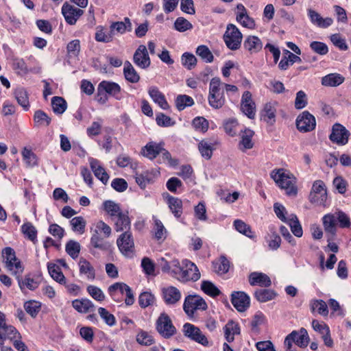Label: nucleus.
Masks as SVG:
<instances>
[{
  "label": "nucleus",
  "instance_id": "obj_10",
  "mask_svg": "<svg viewBox=\"0 0 351 351\" xmlns=\"http://www.w3.org/2000/svg\"><path fill=\"white\" fill-rule=\"evenodd\" d=\"M20 337V333L12 325L5 322V315L0 311V346H3L6 339L12 340Z\"/></svg>",
  "mask_w": 351,
  "mask_h": 351
},
{
  "label": "nucleus",
  "instance_id": "obj_23",
  "mask_svg": "<svg viewBox=\"0 0 351 351\" xmlns=\"http://www.w3.org/2000/svg\"><path fill=\"white\" fill-rule=\"evenodd\" d=\"M249 282L252 286L259 285L265 287H268L271 284L269 277L261 272L251 273L249 276Z\"/></svg>",
  "mask_w": 351,
  "mask_h": 351
},
{
  "label": "nucleus",
  "instance_id": "obj_49",
  "mask_svg": "<svg viewBox=\"0 0 351 351\" xmlns=\"http://www.w3.org/2000/svg\"><path fill=\"white\" fill-rule=\"evenodd\" d=\"M255 298L261 302H265L271 300L276 297V293L269 289L257 290L255 293Z\"/></svg>",
  "mask_w": 351,
  "mask_h": 351
},
{
  "label": "nucleus",
  "instance_id": "obj_52",
  "mask_svg": "<svg viewBox=\"0 0 351 351\" xmlns=\"http://www.w3.org/2000/svg\"><path fill=\"white\" fill-rule=\"evenodd\" d=\"M194 104V101L192 97L186 95H178L176 99V108L178 110H182L187 106H191Z\"/></svg>",
  "mask_w": 351,
  "mask_h": 351
},
{
  "label": "nucleus",
  "instance_id": "obj_2",
  "mask_svg": "<svg viewBox=\"0 0 351 351\" xmlns=\"http://www.w3.org/2000/svg\"><path fill=\"white\" fill-rule=\"evenodd\" d=\"M222 85L219 77H214L210 82L208 101L209 105L215 109L221 108L226 103Z\"/></svg>",
  "mask_w": 351,
  "mask_h": 351
},
{
  "label": "nucleus",
  "instance_id": "obj_19",
  "mask_svg": "<svg viewBox=\"0 0 351 351\" xmlns=\"http://www.w3.org/2000/svg\"><path fill=\"white\" fill-rule=\"evenodd\" d=\"M162 297L167 305H174L178 302L182 297L180 291L173 286H167L162 289Z\"/></svg>",
  "mask_w": 351,
  "mask_h": 351
},
{
  "label": "nucleus",
  "instance_id": "obj_47",
  "mask_svg": "<svg viewBox=\"0 0 351 351\" xmlns=\"http://www.w3.org/2000/svg\"><path fill=\"white\" fill-rule=\"evenodd\" d=\"M34 120L36 125L48 126L51 123V118L43 110H36L34 113Z\"/></svg>",
  "mask_w": 351,
  "mask_h": 351
},
{
  "label": "nucleus",
  "instance_id": "obj_43",
  "mask_svg": "<svg viewBox=\"0 0 351 351\" xmlns=\"http://www.w3.org/2000/svg\"><path fill=\"white\" fill-rule=\"evenodd\" d=\"M48 271L51 278L61 285L66 284V278L61 271L60 268L55 264H48Z\"/></svg>",
  "mask_w": 351,
  "mask_h": 351
},
{
  "label": "nucleus",
  "instance_id": "obj_25",
  "mask_svg": "<svg viewBox=\"0 0 351 351\" xmlns=\"http://www.w3.org/2000/svg\"><path fill=\"white\" fill-rule=\"evenodd\" d=\"M148 93L152 100L164 110L169 109V106L165 99L164 94L156 86H151Z\"/></svg>",
  "mask_w": 351,
  "mask_h": 351
},
{
  "label": "nucleus",
  "instance_id": "obj_31",
  "mask_svg": "<svg viewBox=\"0 0 351 351\" xmlns=\"http://www.w3.org/2000/svg\"><path fill=\"white\" fill-rule=\"evenodd\" d=\"M110 29L112 33L117 32V33L123 34L126 32H131L132 30V25L130 19L128 17H125L123 21L112 23Z\"/></svg>",
  "mask_w": 351,
  "mask_h": 351
},
{
  "label": "nucleus",
  "instance_id": "obj_28",
  "mask_svg": "<svg viewBox=\"0 0 351 351\" xmlns=\"http://www.w3.org/2000/svg\"><path fill=\"white\" fill-rule=\"evenodd\" d=\"M301 62L302 60L298 56L293 54L289 50H285L284 56L280 61L278 66L281 70H287L290 65Z\"/></svg>",
  "mask_w": 351,
  "mask_h": 351
},
{
  "label": "nucleus",
  "instance_id": "obj_24",
  "mask_svg": "<svg viewBox=\"0 0 351 351\" xmlns=\"http://www.w3.org/2000/svg\"><path fill=\"white\" fill-rule=\"evenodd\" d=\"M89 162L90 168L95 177L101 180L102 183L106 184L109 180V176L104 168L100 165L99 161L94 158H90L89 159Z\"/></svg>",
  "mask_w": 351,
  "mask_h": 351
},
{
  "label": "nucleus",
  "instance_id": "obj_5",
  "mask_svg": "<svg viewBox=\"0 0 351 351\" xmlns=\"http://www.w3.org/2000/svg\"><path fill=\"white\" fill-rule=\"evenodd\" d=\"M117 245L121 254L128 257L132 258L135 253L134 241L130 231L123 232L117 239Z\"/></svg>",
  "mask_w": 351,
  "mask_h": 351
},
{
  "label": "nucleus",
  "instance_id": "obj_63",
  "mask_svg": "<svg viewBox=\"0 0 351 351\" xmlns=\"http://www.w3.org/2000/svg\"><path fill=\"white\" fill-rule=\"evenodd\" d=\"M137 342L143 346H151L154 343V337L147 332L141 330L136 335Z\"/></svg>",
  "mask_w": 351,
  "mask_h": 351
},
{
  "label": "nucleus",
  "instance_id": "obj_55",
  "mask_svg": "<svg viewBox=\"0 0 351 351\" xmlns=\"http://www.w3.org/2000/svg\"><path fill=\"white\" fill-rule=\"evenodd\" d=\"M201 289L205 293L212 297H215L220 294L219 289L210 281H203L201 285Z\"/></svg>",
  "mask_w": 351,
  "mask_h": 351
},
{
  "label": "nucleus",
  "instance_id": "obj_30",
  "mask_svg": "<svg viewBox=\"0 0 351 351\" xmlns=\"http://www.w3.org/2000/svg\"><path fill=\"white\" fill-rule=\"evenodd\" d=\"M114 228L117 232L129 231L130 229V220L127 213H122L117 217L113 218Z\"/></svg>",
  "mask_w": 351,
  "mask_h": 351
},
{
  "label": "nucleus",
  "instance_id": "obj_16",
  "mask_svg": "<svg viewBox=\"0 0 351 351\" xmlns=\"http://www.w3.org/2000/svg\"><path fill=\"white\" fill-rule=\"evenodd\" d=\"M62 14L68 24L75 25L78 19L84 14V11L66 3L62 7Z\"/></svg>",
  "mask_w": 351,
  "mask_h": 351
},
{
  "label": "nucleus",
  "instance_id": "obj_54",
  "mask_svg": "<svg viewBox=\"0 0 351 351\" xmlns=\"http://www.w3.org/2000/svg\"><path fill=\"white\" fill-rule=\"evenodd\" d=\"M70 224L73 231L78 232L80 234H83L84 232L86 222L82 217L79 216L73 217L70 221Z\"/></svg>",
  "mask_w": 351,
  "mask_h": 351
},
{
  "label": "nucleus",
  "instance_id": "obj_18",
  "mask_svg": "<svg viewBox=\"0 0 351 351\" xmlns=\"http://www.w3.org/2000/svg\"><path fill=\"white\" fill-rule=\"evenodd\" d=\"M241 111L250 119H254L256 114V105L250 91H245L241 101Z\"/></svg>",
  "mask_w": 351,
  "mask_h": 351
},
{
  "label": "nucleus",
  "instance_id": "obj_37",
  "mask_svg": "<svg viewBox=\"0 0 351 351\" xmlns=\"http://www.w3.org/2000/svg\"><path fill=\"white\" fill-rule=\"evenodd\" d=\"M276 109L274 104L267 103L265 105L261 116L267 123L273 124L276 119Z\"/></svg>",
  "mask_w": 351,
  "mask_h": 351
},
{
  "label": "nucleus",
  "instance_id": "obj_22",
  "mask_svg": "<svg viewBox=\"0 0 351 351\" xmlns=\"http://www.w3.org/2000/svg\"><path fill=\"white\" fill-rule=\"evenodd\" d=\"M97 90L104 91L107 94L114 97L117 99H121V86L115 82L104 80L101 82L97 87Z\"/></svg>",
  "mask_w": 351,
  "mask_h": 351
},
{
  "label": "nucleus",
  "instance_id": "obj_13",
  "mask_svg": "<svg viewBox=\"0 0 351 351\" xmlns=\"http://www.w3.org/2000/svg\"><path fill=\"white\" fill-rule=\"evenodd\" d=\"M186 269L182 268L180 276H178V280L180 282L193 281L198 280L201 274L197 267L190 261H184Z\"/></svg>",
  "mask_w": 351,
  "mask_h": 351
},
{
  "label": "nucleus",
  "instance_id": "obj_4",
  "mask_svg": "<svg viewBox=\"0 0 351 351\" xmlns=\"http://www.w3.org/2000/svg\"><path fill=\"white\" fill-rule=\"evenodd\" d=\"M242 34L234 24H228L223 35L226 46L231 50L238 49L242 41Z\"/></svg>",
  "mask_w": 351,
  "mask_h": 351
},
{
  "label": "nucleus",
  "instance_id": "obj_51",
  "mask_svg": "<svg viewBox=\"0 0 351 351\" xmlns=\"http://www.w3.org/2000/svg\"><path fill=\"white\" fill-rule=\"evenodd\" d=\"M114 37V33L110 30L108 32L104 31L102 27H98L95 33V40L98 42H102L105 43L112 41Z\"/></svg>",
  "mask_w": 351,
  "mask_h": 351
},
{
  "label": "nucleus",
  "instance_id": "obj_9",
  "mask_svg": "<svg viewBox=\"0 0 351 351\" xmlns=\"http://www.w3.org/2000/svg\"><path fill=\"white\" fill-rule=\"evenodd\" d=\"M327 199V192L325 184L322 180L314 182L310 193V201L318 205H324Z\"/></svg>",
  "mask_w": 351,
  "mask_h": 351
},
{
  "label": "nucleus",
  "instance_id": "obj_50",
  "mask_svg": "<svg viewBox=\"0 0 351 351\" xmlns=\"http://www.w3.org/2000/svg\"><path fill=\"white\" fill-rule=\"evenodd\" d=\"M196 54L207 63H210L213 61V55L206 45L198 46L196 49Z\"/></svg>",
  "mask_w": 351,
  "mask_h": 351
},
{
  "label": "nucleus",
  "instance_id": "obj_27",
  "mask_svg": "<svg viewBox=\"0 0 351 351\" xmlns=\"http://www.w3.org/2000/svg\"><path fill=\"white\" fill-rule=\"evenodd\" d=\"M243 46L250 53H256L262 49L263 43L258 36H249L245 40Z\"/></svg>",
  "mask_w": 351,
  "mask_h": 351
},
{
  "label": "nucleus",
  "instance_id": "obj_8",
  "mask_svg": "<svg viewBox=\"0 0 351 351\" xmlns=\"http://www.w3.org/2000/svg\"><path fill=\"white\" fill-rule=\"evenodd\" d=\"M350 132L341 124L336 123L332 127L329 139L339 145H345L348 143Z\"/></svg>",
  "mask_w": 351,
  "mask_h": 351
},
{
  "label": "nucleus",
  "instance_id": "obj_7",
  "mask_svg": "<svg viewBox=\"0 0 351 351\" xmlns=\"http://www.w3.org/2000/svg\"><path fill=\"white\" fill-rule=\"evenodd\" d=\"M207 304L199 295H188L184 300L183 308L188 315H192L196 310H206Z\"/></svg>",
  "mask_w": 351,
  "mask_h": 351
},
{
  "label": "nucleus",
  "instance_id": "obj_56",
  "mask_svg": "<svg viewBox=\"0 0 351 351\" xmlns=\"http://www.w3.org/2000/svg\"><path fill=\"white\" fill-rule=\"evenodd\" d=\"M181 62L185 68L191 70L197 64V58L193 54L185 52L182 55Z\"/></svg>",
  "mask_w": 351,
  "mask_h": 351
},
{
  "label": "nucleus",
  "instance_id": "obj_42",
  "mask_svg": "<svg viewBox=\"0 0 351 351\" xmlns=\"http://www.w3.org/2000/svg\"><path fill=\"white\" fill-rule=\"evenodd\" d=\"M254 134V131L250 129H245L241 135V141L240 145L242 146L241 149L245 150L252 149L253 147L254 143L252 141V138Z\"/></svg>",
  "mask_w": 351,
  "mask_h": 351
},
{
  "label": "nucleus",
  "instance_id": "obj_6",
  "mask_svg": "<svg viewBox=\"0 0 351 351\" xmlns=\"http://www.w3.org/2000/svg\"><path fill=\"white\" fill-rule=\"evenodd\" d=\"M182 332L184 335L191 341L199 343L204 346H208L209 341L201 330L190 323H185L183 326Z\"/></svg>",
  "mask_w": 351,
  "mask_h": 351
},
{
  "label": "nucleus",
  "instance_id": "obj_59",
  "mask_svg": "<svg viewBox=\"0 0 351 351\" xmlns=\"http://www.w3.org/2000/svg\"><path fill=\"white\" fill-rule=\"evenodd\" d=\"M311 307L313 311H317L321 315L326 316L328 313L327 304L324 300H315L312 301Z\"/></svg>",
  "mask_w": 351,
  "mask_h": 351
},
{
  "label": "nucleus",
  "instance_id": "obj_36",
  "mask_svg": "<svg viewBox=\"0 0 351 351\" xmlns=\"http://www.w3.org/2000/svg\"><path fill=\"white\" fill-rule=\"evenodd\" d=\"M80 273L86 276L88 280H94L95 278V269L92 265L84 258L79 261Z\"/></svg>",
  "mask_w": 351,
  "mask_h": 351
},
{
  "label": "nucleus",
  "instance_id": "obj_53",
  "mask_svg": "<svg viewBox=\"0 0 351 351\" xmlns=\"http://www.w3.org/2000/svg\"><path fill=\"white\" fill-rule=\"evenodd\" d=\"M22 232L24 235L27 237L30 241L35 242L37 237V230L36 228L30 223H25L21 226Z\"/></svg>",
  "mask_w": 351,
  "mask_h": 351
},
{
  "label": "nucleus",
  "instance_id": "obj_61",
  "mask_svg": "<svg viewBox=\"0 0 351 351\" xmlns=\"http://www.w3.org/2000/svg\"><path fill=\"white\" fill-rule=\"evenodd\" d=\"M128 285L123 282H115L108 287V291L111 298H116L114 291L119 293V295H123L126 293Z\"/></svg>",
  "mask_w": 351,
  "mask_h": 351
},
{
  "label": "nucleus",
  "instance_id": "obj_21",
  "mask_svg": "<svg viewBox=\"0 0 351 351\" xmlns=\"http://www.w3.org/2000/svg\"><path fill=\"white\" fill-rule=\"evenodd\" d=\"M337 217L335 214H326L322 217V223L326 236H330L329 239L332 237H336L337 222Z\"/></svg>",
  "mask_w": 351,
  "mask_h": 351
},
{
  "label": "nucleus",
  "instance_id": "obj_41",
  "mask_svg": "<svg viewBox=\"0 0 351 351\" xmlns=\"http://www.w3.org/2000/svg\"><path fill=\"white\" fill-rule=\"evenodd\" d=\"M17 280L19 287L22 291L25 289L33 291L38 288L39 285V283L31 278L30 275H26L23 278L18 276Z\"/></svg>",
  "mask_w": 351,
  "mask_h": 351
},
{
  "label": "nucleus",
  "instance_id": "obj_1",
  "mask_svg": "<svg viewBox=\"0 0 351 351\" xmlns=\"http://www.w3.org/2000/svg\"><path fill=\"white\" fill-rule=\"evenodd\" d=\"M270 175L276 184L285 191L287 195L295 196L297 195V178L289 171L285 169H274Z\"/></svg>",
  "mask_w": 351,
  "mask_h": 351
},
{
  "label": "nucleus",
  "instance_id": "obj_48",
  "mask_svg": "<svg viewBox=\"0 0 351 351\" xmlns=\"http://www.w3.org/2000/svg\"><path fill=\"white\" fill-rule=\"evenodd\" d=\"M51 106L56 114H62L67 107L66 101L60 97H53L51 99Z\"/></svg>",
  "mask_w": 351,
  "mask_h": 351
},
{
  "label": "nucleus",
  "instance_id": "obj_62",
  "mask_svg": "<svg viewBox=\"0 0 351 351\" xmlns=\"http://www.w3.org/2000/svg\"><path fill=\"white\" fill-rule=\"evenodd\" d=\"M236 20L244 27L251 29L255 27L254 20L250 17L247 13L245 14H237Z\"/></svg>",
  "mask_w": 351,
  "mask_h": 351
},
{
  "label": "nucleus",
  "instance_id": "obj_38",
  "mask_svg": "<svg viewBox=\"0 0 351 351\" xmlns=\"http://www.w3.org/2000/svg\"><path fill=\"white\" fill-rule=\"evenodd\" d=\"M123 74L126 80L131 83H137L140 80L139 75L129 61L124 63Z\"/></svg>",
  "mask_w": 351,
  "mask_h": 351
},
{
  "label": "nucleus",
  "instance_id": "obj_33",
  "mask_svg": "<svg viewBox=\"0 0 351 351\" xmlns=\"http://www.w3.org/2000/svg\"><path fill=\"white\" fill-rule=\"evenodd\" d=\"M72 306L81 313L91 312L95 308L93 303L88 299L75 300L72 302Z\"/></svg>",
  "mask_w": 351,
  "mask_h": 351
},
{
  "label": "nucleus",
  "instance_id": "obj_26",
  "mask_svg": "<svg viewBox=\"0 0 351 351\" xmlns=\"http://www.w3.org/2000/svg\"><path fill=\"white\" fill-rule=\"evenodd\" d=\"M345 77L337 73H329L322 77V84L328 87H336L343 83Z\"/></svg>",
  "mask_w": 351,
  "mask_h": 351
},
{
  "label": "nucleus",
  "instance_id": "obj_11",
  "mask_svg": "<svg viewBox=\"0 0 351 351\" xmlns=\"http://www.w3.org/2000/svg\"><path fill=\"white\" fill-rule=\"evenodd\" d=\"M2 256L8 269L12 271L14 268L16 274H21L23 271V267L20 261L16 258L15 252L12 248L5 247L2 252Z\"/></svg>",
  "mask_w": 351,
  "mask_h": 351
},
{
  "label": "nucleus",
  "instance_id": "obj_39",
  "mask_svg": "<svg viewBox=\"0 0 351 351\" xmlns=\"http://www.w3.org/2000/svg\"><path fill=\"white\" fill-rule=\"evenodd\" d=\"M103 208L111 217L112 220L123 213L119 205L112 200L105 201L103 203Z\"/></svg>",
  "mask_w": 351,
  "mask_h": 351
},
{
  "label": "nucleus",
  "instance_id": "obj_20",
  "mask_svg": "<svg viewBox=\"0 0 351 351\" xmlns=\"http://www.w3.org/2000/svg\"><path fill=\"white\" fill-rule=\"evenodd\" d=\"M307 14L311 23L319 28L326 29L333 23V19L331 17H322L317 11L309 8L307 10Z\"/></svg>",
  "mask_w": 351,
  "mask_h": 351
},
{
  "label": "nucleus",
  "instance_id": "obj_35",
  "mask_svg": "<svg viewBox=\"0 0 351 351\" xmlns=\"http://www.w3.org/2000/svg\"><path fill=\"white\" fill-rule=\"evenodd\" d=\"M291 332H295L296 334L293 337L294 339V343L300 348H306L309 342V337L307 330L302 328L298 331L293 330Z\"/></svg>",
  "mask_w": 351,
  "mask_h": 351
},
{
  "label": "nucleus",
  "instance_id": "obj_3",
  "mask_svg": "<svg viewBox=\"0 0 351 351\" xmlns=\"http://www.w3.org/2000/svg\"><path fill=\"white\" fill-rule=\"evenodd\" d=\"M157 332L164 338L169 339L177 332L169 316L165 313H161L158 317L156 323Z\"/></svg>",
  "mask_w": 351,
  "mask_h": 351
},
{
  "label": "nucleus",
  "instance_id": "obj_58",
  "mask_svg": "<svg viewBox=\"0 0 351 351\" xmlns=\"http://www.w3.org/2000/svg\"><path fill=\"white\" fill-rule=\"evenodd\" d=\"M41 304L39 302L35 300H29L24 304V308L26 312L32 317H35L40 311Z\"/></svg>",
  "mask_w": 351,
  "mask_h": 351
},
{
  "label": "nucleus",
  "instance_id": "obj_12",
  "mask_svg": "<svg viewBox=\"0 0 351 351\" xmlns=\"http://www.w3.org/2000/svg\"><path fill=\"white\" fill-rule=\"evenodd\" d=\"M315 126V118L308 111H304L297 117L296 127L300 132H308L313 131Z\"/></svg>",
  "mask_w": 351,
  "mask_h": 351
},
{
  "label": "nucleus",
  "instance_id": "obj_45",
  "mask_svg": "<svg viewBox=\"0 0 351 351\" xmlns=\"http://www.w3.org/2000/svg\"><path fill=\"white\" fill-rule=\"evenodd\" d=\"M287 223L289 225L291 232L295 237H301L302 236V228L296 215L293 214L289 215V220Z\"/></svg>",
  "mask_w": 351,
  "mask_h": 351
},
{
  "label": "nucleus",
  "instance_id": "obj_64",
  "mask_svg": "<svg viewBox=\"0 0 351 351\" xmlns=\"http://www.w3.org/2000/svg\"><path fill=\"white\" fill-rule=\"evenodd\" d=\"M155 297L149 292H143L141 293L138 298V303L141 308H146L154 304Z\"/></svg>",
  "mask_w": 351,
  "mask_h": 351
},
{
  "label": "nucleus",
  "instance_id": "obj_57",
  "mask_svg": "<svg viewBox=\"0 0 351 351\" xmlns=\"http://www.w3.org/2000/svg\"><path fill=\"white\" fill-rule=\"evenodd\" d=\"M66 252L67 254L73 259L76 258L80 252V244L73 240H70L66 244L65 247Z\"/></svg>",
  "mask_w": 351,
  "mask_h": 351
},
{
  "label": "nucleus",
  "instance_id": "obj_46",
  "mask_svg": "<svg viewBox=\"0 0 351 351\" xmlns=\"http://www.w3.org/2000/svg\"><path fill=\"white\" fill-rule=\"evenodd\" d=\"M213 265L215 271L219 274L227 273L230 268V263L224 256H221L218 261L213 262Z\"/></svg>",
  "mask_w": 351,
  "mask_h": 351
},
{
  "label": "nucleus",
  "instance_id": "obj_44",
  "mask_svg": "<svg viewBox=\"0 0 351 351\" xmlns=\"http://www.w3.org/2000/svg\"><path fill=\"white\" fill-rule=\"evenodd\" d=\"M105 238L103 235L99 234L97 232L93 231L90 238V244L95 248L106 250L108 248V245L104 241Z\"/></svg>",
  "mask_w": 351,
  "mask_h": 351
},
{
  "label": "nucleus",
  "instance_id": "obj_34",
  "mask_svg": "<svg viewBox=\"0 0 351 351\" xmlns=\"http://www.w3.org/2000/svg\"><path fill=\"white\" fill-rule=\"evenodd\" d=\"M14 97L16 99L18 104L25 110H28L29 108V97L27 92L24 88H17L14 93Z\"/></svg>",
  "mask_w": 351,
  "mask_h": 351
},
{
  "label": "nucleus",
  "instance_id": "obj_17",
  "mask_svg": "<svg viewBox=\"0 0 351 351\" xmlns=\"http://www.w3.org/2000/svg\"><path fill=\"white\" fill-rule=\"evenodd\" d=\"M134 64L141 69H145L151 64L147 49L144 45L138 46L133 56Z\"/></svg>",
  "mask_w": 351,
  "mask_h": 351
},
{
  "label": "nucleus",
  "instance_id": "obj_15",
  "mask_svg": "<svg viewBox=\"0 0 351 351\" xmlns=\"http://www.w3.org/2000/svg\"><path fill=\"white\" fill-rule=\"evenodd\" d=\"M231 302L238 311L244 312L250 306V299L243 291H234L231 294Z\"/></svg>",
  "mask_w": 351,
  "mask_h": 351
},
{
  "label": "nucleus",
  "instance_id": "obj_40",
  "mask_svg": "<svg viewBox=\"0 0 351 351\" xmlns=\"http://www.w3.org/2000/svg\"><path fill=\"white\" fill-rule=\"evenodd\" d=\"M169 208L171 210L173 215L178 218L182 214V202L178 197L169 196L168 197Z\"/></svg>",
  "mask_w": 351,
  "mask_h": 351
},
{
  "label": "nucleus",
  "instance_id": "obj_14",
  "mask_svg": "<svg viewBox=\"0 0 351 351\" xmlns=\"http://www.w3.org/2000/svg\"><path fill=\"white\" fill-rule=\"evenodd\" d=\"M159 266L163 272L171 274L173 278L178 280L180 276L182 267L180 266V262L177 259H172L167 261L165 258H162L159 261Z\"/></svg>",
  "mask_w": 351,
  "mask_h": 351
},
{
  "label": "nucleus",
  "instance_id": "obj_32",
  "mask_svg": "<svg viewBox=\"0 0 351 351\" xmlns=\"http://www.w3.org/2000/svg\"><path fill=\"white\" fill-rule=\"evenodd\" d=\"M215 143L202 140L198 144V149L201 156L206 160H209L213 156V150L215 149Z\"/></svg>",
  "mask_w": 351,
  "mask_h": 351
},
{
  "label": "nucleus",
  "instance_id": "obj_29",
  "mask_svg": "<svg viewBox=\"0 0 351 351\" xmlns=\"http://www.w3.org/2000/svg\"><path fill=\"white\" fill-rule=\"evenodd\" d=\"M162 151V145L150 142L147 143L143 149L142 154L149 159L153 160Z\"/></svg>",
  "mask_w": 351,
  "mask_h": 351
},
{
  "label": "nucleus",
  "instance_id": "obj_60",
  "mask_svg": "<svg viewBox=\"0 0 351 351\" xmlns=\"http://www.w3.org/2000/svg\"><path fill=\"white\" fill-rule=\"evenodd\" d=\"M234 226L235 229L240 233H242L250 238H253L254 237L250 227L243 221L240 219L235 220L234 221Z\"/></svg>",
  "mask_w": 351,
  "mask_h": 351
}]
</instances>
